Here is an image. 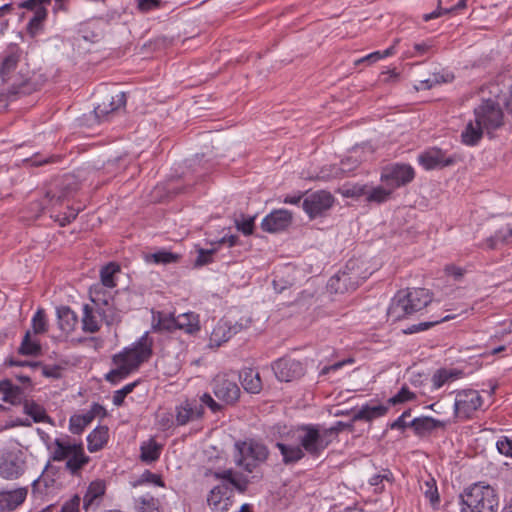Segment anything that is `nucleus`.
<instances>
[{"mask_svg":"<svg viewBox=\"0 0 512 512\" xmlns=\"http://www.w3.org/2000/svg\"><path fill=\"white\" fill-rule=\"evenodd\" d=\"M46 17V9H38V11L33 13V16L31 17L27 25V30L32 37L37 35L38 32L42 29V25Z\"/></svg>","mask_w":512,"mask_h":512,"instance_id":"c03bdc74","label":"nucleus"},{"mask_svg":"<svg viewBox=\"0 0 512 512\" xmlns=\"http://www.w3.org/2000/svg\"><path fill=\"white\" fill-rule=\"evenodd\" d=\"M444 271L446 275L453 277L455 281H459L465 273L464 269L455 265H446Z\"/></svg>","mask_w":512,"mask_h":512,"instance_id":"774afa93","label":"nucleus"},{"mask_svg":"<svg viewBox=\"0 0 512 512\" xmlns=\"http://www.w3.org/2000/svg\"><path fill=\"white\" fill-rule=\"evenodd\" d=\"M31 326L35 335L44 334L48 330V322L43 308H38L31 320Z\"/></svg>","mask_w":512,"mask_h":512,"instance_id":"37998d69","label":"nucleus"},{"mask_svg":"<svg viewBox=\"0 0 512 512\" xmlns=\"http://www.w3.org/2000/svg\"><path fill=\"white\" fill-rule=\"evenodd\" d=\"M394 47L395 46L393 45V46L387 48L386 50H384L383 52H380V51L372 52L362 58L357 59L355 61V65H360V64L370 65V64H373V63L379 61L382 58L391 56L394 54Z\"/></svg>","mask_w":512,"mask_h":512,"instance_id":"a18cd8bd","label":"nucleus"},{"mask_svg":"<svg viewBox=\"0 0 512 512\" xmlns=\"http://www.w3.org/2000/svg\"><path fill=\"white\" fill-rule=\"evenodd\" d=\"M272 370L281 382H291L300 379L305 374L303 364L292 358H280L272 363Z\"/></svg>","mask_w":512,"mask_h":512,"instance_id":"9b49d317","label":"nucleus"},{"mask_svg":"<svg viewBox=\"0 0 512 512\" xmlns=\"http://www.w3.org/2000/svg\"><path fill=\"white\" fill-rule=\"evenodd\" d=\"M136 2L141 12H148L161 6L160 0H136Z\"/></svg>","mask_w":512,"mask_h":512,"instance_id":"69168bd1","label":"nucleus"},{"mask_svg":"<svg viewBox=\"0 0 512 512\" xmlns=\"http://www.w3.org/2000/svg\"><path fill=\"white\" fill-rule=\"evenodd\" d=\"M155 328L166 331H173L177 329L176 317L164 313H159L158 322Z\"/></svg>","mask_w":512,"mask_h":512,"instance_id":"3c124183","label":"nucleus"},{"mask_svg":"<svg viewBox=\"0 0 512 512\" xmlns=\"http://www.w3.org/2000/svg\"><path fill=\"white\" fill-rule=\"evenodd\" d=\"M461 498V512H480V486L479 483H474L472 486L466 488L460 495Z\"/></svg>","mask_w":512,"mask_h":512,"instance_id":"4be33fe9","label":"nucleus"},{"mask_svg":"<svg viewBox=\"0 0 512 512\" xmlns=\"http://www.w3.org/2000/svg\"><path fill=\"white\" fill-rule=\"evenodd\" d=\"M213 476L217 480H224V483L237 489L241 493L247 490L249 480L244 477H240L238 473L234 472L232 469L214 472Z\"/></svg>","mask_w":512,"mask_h":512,"instance_id":"393cba45","label":"nucleus"},{"mask_svg":"<svg viewBox=\"0 0 512 512\" xmlns=\"http://www.w3.org/2000/svg\"><path fill=\"white\" fill-rule=\"evenodd\" d=\"M157 422L162 430H168L174 425L173 416L168 412L158 414Z\"/></svg>","mask_w":512,"mask_h":512,"instance_id":"680f3d73","label":"nucleus"},{"mask_svg":"<svg viewBox=\"0 0 512 512\" xmlns=\"http://www.w3.org/2000/svg\"><path fill=\"white\" fill-rule=\"evenodd\" d=\"M81 499L78 495H74L70 500L66 501L62 507L61 512H80L79 506H80Z\"/></svg>","mask_w":512,"mask_h":512,"instance_id":"e2e57ef3","label":"nucleus"},{"mask_svg":"<svg viewBox=\"0 0 512 512\" xmlns=\"http://www.w3.org/2000/svg\"><path fill=\"white\" fill-rule=\"evenodd\" d=\"M152 340L146 332L131 347L125 348L122 352L115 354L112 362L115 366L105 379L116 384L136 370L143 362L147 361L152 354Z\"/></svg>","mask_w":512,"mask_h":512,"instance_id":"f03ea898","label":"nucleus"},{"mask_svg":"<svg viewBox=\"0 0 512 512\" xmlns=\"http://www.w3.org/2000/svg\"><path fill=\"white\" fill-rule=\"evenodd\" d=\"M91 301L97 304L101 320L105 322L107 326L117 325L121 322V313L115 307L112 298H105L101 291V287L95 286L90 291Z\"/></svg>","mask_w":512,"mask_h":512,"instance_id":"9d476101","label":"nucleus"},{"mask_svg":"<svg viewBox=\"0 0 512 512\" xmlns=\"http://www.w3.org/2000/svg\"><path fill=\"white\" fill-rule=\"evenodd\" d=\"M211 385L214 395L225 404L232 405L239 399L240 388L237 383L229 379L227 375H216Z\"/></svg>","mask_w":512,"mask_h":512,"instance_id":"f8f14e48","label":"nucleus"},{"mask_svg":"<svg viewBox=\"0 0 512 512\" xmlns=\"http://www.w3.org/2000/svg\"><path fill=\"white\" fill-rule=\"evenodd\" d=\"M431 301L432 296L425 288L401 290L392 299L388 316L393 321H399L424 309Z\"/></svg>","mask_w":512,"mask_h":512,"instance_id":"20e7f679","label":"nucleus"},{"mask_svg":"<svg viewBox=\"0 0 512 512\" xmlns=\"http://www.w3.org/2000/svg\"><path fill=\"white\" fill-rule=\"evenodd\" d=\"M337 433V428L305 424L298 427L297 440L305 453L312 457H319L327 449Z\"/></svg>","mask_w":512,"mask_h":512,"instance_id":"39448f33","label":"nucleus"},{"mask_svg":"<svg viewBox=\"0 0 512 512\" xmlns=\"http://www.w3.org/2000/svg\"><path fill=\"white\" fill-rule=\"evenodd\" d=\"M474 114V120H470L461 133V139L465 145L473 146L480 140V112L477 108L474 109Z\"/></svg>","mask_w":512,"mask_h":512,"instance_id":"a878e982","label":"nucleus"},{"mask_svg":"<svg viewBox=\"0 0 512 512\" xmlns=\"http://www.w3.org/2000/svg\"><path fill=\"white\" fill-rule=\"evenodd\" d=\"M176 326L177 329L184 330L189 334H193L200 329L198 316L194 313H184L178 315L176 317Z\"/></svg>","mask_w":512,"mask_h":512,"instance_id":"4c0bfd02","label":"nucleus"},{"mask_svg":"<svg viewBox=\"0 0 512 512\" xmlns=\"http://www.w3.org/2000/svg\"><path fill=\"white\" fill-rule=\"evenodd\" d=\"M200 402H201L200 404H201L203 407H204V405H205V406H207V407H209V408H210V410H211L212 412H214V413L221 411V410H222V408H223V406H222L220 403L216 402V401L212 398V396H211L210 394H208V393H204V394L200 397Z\"/></svg>","mask_w":512,"mask_h":512,"instance_id":"bf43d9fd","label":"nucleus"},{"mask_svg":"<svg viewBox=\"0 0 512 512\" xmlns=\"http://www.w3.org/2000/svg\"><path fill=\"white\" fill-rule=\"evenodd\" d=\"M24 472L22 453L15 450L0 452V476L5 479H16Z\"/></svg>","mask_w":512,"mask_h":512,"instance_id":"ddd939ff","label":"nucleus"},{"mask_svg":"<svg viewBox=\"0 0 512 512\" xmlns=\"http://www.w3.org/2000/svg\"><path fill=\"white\" fill-rule=\"evenodd\" d=\"M409 425L414 429L415 434L423 436L437 428L444 427L445 423L432 417H420L413 419Z\"/></svg>","mask_w":512,"mask_h":512,"instance_id":"c756f323","label":"nucleus"},{"mask_svg":"<svg viewBox=\"0 0 512 512\" xmlns=\"http://www.w3.org/2000/svg\"><path fill=\"white\" fill-rule=\"evenodd\" d=\"M250 319H241L239 322L232 323L227 319H221L213 328L209 337L210 347H220L227 342L233 335L249 327Z\"/></svg>","mask_w":512,"mask_h":512,"instance_id":"1a4fd4ad","label":"nucleus"},{"mask_svg":"<svg viewBox=\"0 0 512 512\" xmlns=\"http://www.w3.org/2000/svg\"><path fill=\"white\" fill-rule=\"evenodd\" d=\"M496 447L499 453L512 457V440L503 437L496 442Z\"/></svg>","mask_w":512,"mask_h":512,"instance_id":"052dcab7","label":"nucleus"},{"mask_svg":"<svg viewBox=\"0 0 512 512\" xmlns=\"http://www.w3.org/2000/svg\"><path fill=\"white\" fill-rule=\"evenodd\" d=\"M465 6H466V0H459V2L455 6L449 8V9H442L441 8V0H438V7H437V9L434 10L433 12H431V13L424 14L423 15V20L427 22V21H430L432 19L438 18V17H440L443 14H446V13H449L451 11L464 8Z\"/></svg>","mask_w":512,"mask_h":512,"instance_id":"8fccbe9b","label":"nucleus"},{"mask_svg":"<svg viewBox=\"0 0 512 512\" xmlns=\"http://www.w3.org/2000/svg\"><path fill=\"white\" fill-rule=\"evenodd\" d=\"M139 512H159L158 501L153 496L145 495L137 499Z\"/></svg>","mask_w":512,"mask_h":512,"instance_id":"09e8293b","label":"nucleus"},{"mask_svg":"<svg viewBox=\"0 0 512 512\" xmlns=\"http://www.w3.org/2000/svg\"><path fill=\"white\" fill-rule=\"evenodd\" d=\"M414 178V168L405 163L387 165L383 168L381 173V181L393 190L409 184Z\"/></svg>","mask_w":512,"mask_h":512,"instance_id":"6e6552de","label":"nucleus"},{"mask_svg":"<svg viewBox=\"0 0 512 512\" xmlns=\"http://www.w3.org/2000/svg\"><path fill=\"white\" fill-rule=\"evenodd\" d=\"M388 411V406L378 405H365L353 415V421L366 420L371 421L375 418L384 416Z\"/></svg>","mask_w":512,"mask_h":512,"instance_id":"f704fd0d","label":"nucleus"},{"mask_svg":"<svg viewBox=\"0 0 512 512\" xmlns=\"http://www.w3.org/2000/svg\"><path fill=\"white\" fill-rule=\"evenodd\" d=\"M108 438V428L106 426H98L87 437L88 450L91 453L101 450L107 443Z\"/></svg>","mask_w":512,"mask_h":512,"instance_id":"473e14b6","label":"nucleus"},{"mask_svg":"<svg viewBox=\"0 0 512 512\" xmlns=\"http://www.w3.org/2000/svg\"><path fill=\"white\" fill-rule=\"evenodd\" d=\"M489 97L482 104V130L496 129L502 125L501 106L507 108L512 97V71L498 74L487 86Z\"/></svg>","mask_w":512,"mask_h":512,"instance_id":"f257e3e1","label":"nucleus"},{"mask_svg":"<svg viewBox=\"0 0 512 512\" xmlns=\"http://www.w3.org/2000/svg\"><path fill=\"white\" fill-rule=\"evenodd\" d=\"M292 223V213L285 209L274 210L261 223L264 231L277 233L287 229Z\"/></svg>","mask_w":512,"mask_h":512,"instance_id":"a211bd4d","label":"nucleus"},{"mask_svg":"<svg viewBox=\"0 0 512 512\" xmlns=\"http://www.w3.org/2000/svg\"><path fill=\"white\" fill-rule=\"evenodd\" d=\"M393 191L394 190L388 186H386V187L377 186V187H372V188H367V187L363 186V187H360L358 189V191H355V193L358 195L366 196V200L368 202H376V203L380 204V203L386 202L390 198Z\"/></svg>","mask_w":512,"mask_h":512,"instance_id":"bb28decb","label":"nucleus"},{"mask_svg":"<svg viewBox=\"0 0 512 512\" xmlns=\"http://www.w3.org/2000/svg\"><path fill=\"white\" fill-rule=\"evenodd\" d=\"M19 58L18 53H10L3 59L0 66V78L3 83H8L12 80L13 74L18 66Z\"/></svg>","mask_w":512,"mask_h":512,"instance_id":"c9c22d12","label":"nucleus"},{"mask_svg":"<svg viewBox=\"0 0 512 512\" xmlns=\"http://www.w3.org/2000/svg\"><path fill=\"white\" fill-rule=\"evenodd\" d=\"M82 310V330L85 333L91 334L98 332L100 330V324L102 320L97 304H84Z\"/></svg>","mask_w":512,"mask_h":512,"instance_id":"aec40b11","label":"nucleus"},{"mask_svg":"<svg viewBox=\"0 0 512 512\" xmlns=\"http://www.w3.org/2000/svg\"><path fill=\"white\" fill-rule=\"evenodd\" d=\"M180 255L172 253L166 250H160L146 256L147 262H153L155 264H169L175 263L179 260Z\"/></svg>","mask_w":512,"mask_h":512,"instance_id":"79ce46f5","label":"nucleus"},{"mask_svg":"<svg viewBox=\"0 0 512 512\" xmlns=\"http://www.w3.org/2000/svg\"><path fill=\"white\" fill-rule=\"evenodd\" d=\"M161 445L155 440L150 439L148 442H144L141 445V459L144 462H153L160 456Z\"/></svg>","mask_w":512,"mask_h":512,"instance_id":"ea45409f","label":"nucleus"},{"mask_svg":"<svg viewBox=\"0 0 512 512\" xmlns=\"http://www.w3.org/2000/svg\"><path fill=\"white\" fill-rule=\"evenodd\" d=\"M137 383L138 382L129 383L122 389L115 391L113 395V404L115 406H121L124 403L125 397L134 390V388L137 386Z\"/></svg>","mask_w":512,"mask_h":512,"instance_id":"5fc2aeb1","label":"nucleus"},{"mask_svg":"<svg viewBox=\"0 0 512 512\" xmlns=\"http://www.w3.org/2000/svg\"><path fill=\"white\" fill-rule=\"evenodd\" d=\"M24 411L31 416L35 422H43L47 417L45 410L33 401L24 402Z\"/></svg>","mask_w":512,"mask_h":512,"instance_id":"49530a36","label":"nucleus"},{"mask_svg":"<svg viewBox=\"0 0 512 512\" xmlns=\"http://www.w3.org/2000/svg\"><path fill=\"white\" fill-rule=\"evenodd\" d=\"M418 162L426 170L441 169L453 165L456 157L447 155L441 149L434 147L419 154Z\"/></svg>","mask_w":512,"mask_h":512,"instance_id":"dca6fc26","label":"nucleus"},{"mask_svg":"<svg viewBox=\"0 0 512 512\" xmlns=\"http://www.w3.org/2000/svg\"><path fill=\"white\" fill-rule=\"evenodd\" d=\"M499 501L497 494L490 485H482V512H497Z\"/></svg>","mask_w":512,"mask_h":512,"instance_id":"e433bc0d","label":"nucleus"},{"mask_svg":"<svg viewBox=\"0 0 512 512\" xmlns=\"http://www.w3.org/2000/svg\"><path fill=\"white\" fill-rule=\"evenodd\" d=\"M234 490L226 483L212 488L207 496V504L212 512H226L233 504Z\"/></svg>","mask_w":512,"mask_h":512,"instance_id":"4468645a","label":"nucleus"},{"mask_svg":"<svg viewBox=\"0 0 512 512\" xmlns=\"http://www.w3.org/2000/svg\"><path fill=\"white\" fill-rule=\"evenodd\" d=\"M392 473L390 471H385L383 474H375L369 479L370 485L375 487L376 492H382L384 490V485L382 484L384 481L391 482L392 481Z\"/></svg>","mask_w":512,"mask_h":512,"instance_id":"603ef678","label":"nucleus"},{"mask_svg":"<svg viewBox=\"0 0 512 512\" xmlns=\"http://www.w3.org/2000/svg\"><path fill=\"white\" fill-rule=\"evenodd\" d=\"M268 456L267 446L254 439L237 441L234 444V462L248 473L257 472V469L267 461Z\"/></svg>","mask_w":512,"mask_h":512,"instance_id":"423d86ee","label":"nucleus"},{"mask_svg":"<svg viewBox=\"0 0 512 512\" xmlns=\"http://www.w3.org/2000/svg\"><path fill=\"white\" fill-rule=\"evenodd\" d=\"M334 202L333 196L326 191H317L307 196L303 201V209L311 219L323 215Z\"/></svg>","mask_w":512,"mask_h":512,"instance_id":"2eb2a0df","label":"nucleus"},{"mask_svg":"<svg viewBox=\"0 0 512 512\" xmlns=\"http://www.w3.org/2000/svg\"><path fill=\"white\" fill-rule=\"evenodd\" d=\"M480 406V394L477 391H470L459 395L456 400L455 407L458 413L471 417Z\"/></svg>","mask_w":512,"mask_h":512,"instance_id":"412c9836","label":"nucleus"},{"mask_svg":"<svg viewBox=\"0 0 512 512\" xmlns=\"http://www.w3.org/2000/svg\"><path fill=\"white\" fill-rule=\"evenodd\" d=\"M276 447L279 449L283 457V463L286 465L296 463L303 459L305 456V452L301 445H288L278 442Z\"/></svg>","mask_w":512,"mask_h":512,"instance_id":"7c9ffc66","label":"nucleus"},{"mask_svg":"<svg viewBox=\"0 0 512 512\" xmlns=\"http://www.w3.org/2000/svg\"><path fill=\"white\" fill-rule=\"evenodd\" d=\"M214 249H199L197 258L195 259L194 266L201 267L213 261Z\"/></svg>","mask_w":512,"mask_h":512,"instance_id":"6e6d98bb","label":"nucleus"},{"mask_svg":"<svg viewBox=\"0 0 512 512\" xmlns=\"http://www.w3.org/2000/svg\"><path fill=\"white\" fill-rule=\"evenodd\" d=\"M126 105V94L119 92L115 95H106L101 103L94 108L95 117L99 122L106 121L109 117L116 113Z\"/></svg>","mask_w":512,"mask_h":512,"instance_id":"f3484780","label":"nucleus"},{"mask_svg":"<svg viewBox=\"0 0 512 512\" xmlns=\"http://www.w3.org/2000/svg\"><path fill=\"white\" fill-rule=\"evenodd\" d=\"M59 328L66 334L73 332L78 324L77 314L68 306L57 309Z\"/></svg>","mask_w":512,"mask_h":512,"instance_id":"cd10ccee","label":"nucleus"},{"mask_svg":"<svg viewBox=\"0 0 512 512\" xmlns=\"http://www.w3.org/2000/svg\"><path fill=\"white\" fill-rule=\"evenodd\" d=\"M0 393L3 395L2 400L12 405L22 403L25 398L24 390L8 379L0 381Z\"/></svg>","mask_w":512,"mask_h":512,"instance_id":"b1692460","label":"nucleus"},{"mask_svg":"<svg viewBox=\"0 0 512 512\" xmlns=\"http://www.w3.org/2000/svg\"><path fill=\"white\" fill-rule=\"evenodd\" d=\"M27 496V490L25 488H19L12 491L0 493V503L3 507L12 510L22 504Z\"/></svg>","mask_w":512,"mask_h":512,"instance_id":"2f4dec72","label":"nucleus"},{"mask_svg":"<svg viewBox=\"0 0 512 512\" xmlns=\"http://www.w3.org/2000/svg\"><path fill=\"white\" fill-rule=\"evenodd\" d=\"M78 189V182L73 175H65L57 179L47 189L43 199L32 204V211L35 216L40 215L42 211L49 207L61 204L65 199L73 195Z\"/></svg>","mask_w":512,"mask_h":512,"instance_id":"0eeeda50","label":"nucleus"},{"mask_svg":"<svg viewBox=\"0 0 512 512\" xmlns=\"http://www.w3.org/2000/svg\"><path fill=\"white\" fill-rule=\"evenodd\" d=\"M449 319H450V316H445L444 318H442L440 320L421 322L417 325H411L404 330V333L405 334H413V333H417L420 331H424V330H427V329H429L443 321L449 320Z\"/></svg>","mask_w":512,"mask_h":512,"instance_id":"864d4df0","label":"nucleus"},{"mask_svg":"<svg viewBox=\"0 0 512 512\" xmlns=\"http://www.w3.org/2000/svg\"><path fill=\"white\" fill-rule=\"evenodd\" d=\"M463 372L456 368H441L438 369L433 377L432 383L435 389L441 388L443 385L459 379Z\"/></svg>","mask_w":512,"mask_h":512,"instance_id":"72a5a7b5","label":"nucleus"},{"mask_svg":"<svg viewBox=\"0 0 512 512\" xmlns=\"http://www.w3.org/2000/svg\"><path fill=\"white\" fill-rule=\"evenodd\" d=\"M239 379L243 388L249 393L257 394L262 390L260 374L254 369H244L240 373Z\"/></svg>","mask_w":512,"mask_h":512,"instance_id":"c85d7f7f","label":"nucleus"},{"mask_svg":"<svg viewBox=\"0 0 512 512\" xmlns=\"http://www.w3.org/2000/svg\"><path fill=\"white\" fill-rule=\"evenodd\" d=\"M237 229L245 235H250L253 232L254 218L243 219L241 222L236 220Z\"/></svg>","mask_w":512,"mask_h":512,"instance_id":"338daca9","label":"nucleus"},{"mask_svg":"<svg viewBox=\"0 0 512 512\" xmlns=\"http://www.w3.org/2000/svg\"><path fill=\"white\" fill-rule=\"evenodd\" d=\"M49 449L51 460L65 461V469L71 475H77L90 461V457L85 454L83 444L72 441L69 436L56 438Z\"/></svg>","mask_w":512,"mask_h":512,"instance_id":"7ed1b4c3","label":"nucleus"},{"mask_svg":"<svg viewBox=\"0 0 512 512\" xmlns=\"http://www.w3.org/2000/svg\"><path fill=\"white\" fill-rule=\"evenodd\" d=\"M203 414L204 408L201 404H198L195 400H186L176 407L177 425H186L190 421L202 418Z\"/></svg>","mask_w":512,"mask_h":512,"instance_id":"6ab92c4d","label":"nucleus"},{"mask_svg":"<svg viewBox=\"0 0 512 512\" xmlns=\"http://www.w3.org/2000/svg\"><path fill=\"white\" fill-rule=\"evenodd\" d=\"M512 237V227H507L505 230L498 231L495 236L487 239L486 243L490 249H495L498 243H509V238Z\"/></svg>","mask_w":512,"mask_h":512,"instance_id":"de8ad7c7","label":"nucleus"},{"mask_svg":"<svg viewBox=\"0 0 512 512\" xmlns=\"http://www.w3.org/2000/svg\"><path fill=\"white\" fill-rule=\"evenodd\" d=\"M414 397H415V395L412 392H410L408 388L403 387L396 395L391 397L388 402L390 404L395 405V404H399V403H403L408 400H411Z\"/></svg>","mask_w":512,"mask_h":512,"instance_id":"4d7b16f0","label":"nucleus"},{"mask_svg":"<svg viewBox=\"0 0 512 512\" xmlns=\"http://www.w3.org/2000/svg\"><path fill=\"white\" fill-rule=\"evenodd\" d=\"M84 423L81 421L79 415H73L69 421V430L72 434H81L85 429Z\"/></svg>","mask_w":512,"mask_h":512,"instance_id":"0e129e2a","label":"nucleus"},{"mask_svg":"<svg viewBox=\"0 0 512 512\" xmlns=\"http://www.w3.org/2000/svg\"><path fill=\"white\" fill-rule=\"evenodd\" d=\"M120 272V266L115 263H109L100 271L101 284L106 288H114L116 286L115 275Z\"/></svg>","mask_w":512,"mask_h":512,"instance_id":"a19ab883","label":"nucleus"},{"mask_svg":"<svg viewBox=\"0 0 512 512\" xmlns=\"http://www.w3.org/2000/svg\"><path fill=\"white\" fill-rule=\"evenodd\" d=\"M47 4H50V0H25L19 6L35 13L38 9H46Z\"/></svg>","mask_w":512,"mask_h":512,"instance_id":"13d9d810","label":"nucleus"},{"mask_svg":"<svg viewBox=\"0 0 512 512\" xmlns=\"http://www.w3.org/2000/svg\"><path fill=\"white\" fill-rule=\"evenodd\" d=\"M106 485L102 480H96L90 483L87 491L83 497V508L89 510L90 508L98 507L99 500L105 494Z\"/></svg>","mask_w":512,"mask_h":512,"instance_id":"5701e85b","label":"nucleus"},{"mask_svg":"<svg viewBox=\"0 0 512 512\" xmlns=\"http://www.w3.org/2000/svg\"><path fill=\"white\" fill-rule=\"evenodd\" d=\"M19 353L22 355L37 356L41 353V345L37 339L31 337V332L27 331L19 347Z\"/></svg>","mask_w":512,"mask_h":512,"instance_id":"58836bf2","label":"nucleus"}]
</instances>
